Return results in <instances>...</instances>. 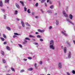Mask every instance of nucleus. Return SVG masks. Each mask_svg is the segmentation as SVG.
<instances>
[{"instance_id": "nucleus-1", "label": "nucleus", "mask_w": 75, "mask_h": 75, "mask_svg": "<svg viewBox=\"0 0 75 75\" xmlns=\"http://www.w3.org/2000/svg\"><path fill=\"white\" fill-rule=\"evenodd\" d=\"M54 41L53 40H52L50 41V49H52V50H54L55 49V47L54 46Z\"/></svg>"}, {"instance_id": "nucleus-2", "label": "nucleus", "mask_w": 75, "mask_h": 75, "mask_svg": "<svg viewBox=\"0 0 75 75\" xmlns=\"http://www.w3.org/2000/svg\"><path fill=\"white\" fill-rule=\"evenodd\" d=\"M61 33L63 35H64V36H65L66 37H67L68 36V34H67L66 33V31L64 30H63L61 31Z\"/></svg>"}, {"instance_id": "nucleus-3", "label": "nucleus", "mask_w": 75, "mask_h": 75, "mask_svg": "<svg viewBox=\"0 0 75 75\" xmlns=\"http://www.w3.org/2000/svg\"><path fill=\"white\" fill-rule=\"evenodd\" d=\"M63 14L65 17H68V15L67 14L66 12H65V11L64 10L63 11Z\"/></svg>"}, {"instance_id": "nucleus-4", "label": "nucleus", "mask_w": 75, "mask_h": 75, "mask_svg": "<svg viewBox=\"0 0 75 75\" xmlns=\"http://www.w3.org/2000/svg\"><path fill=\"white\" fill-rule=\"evenodd\" d=\"M58 67L59 69H61V68H62V65L61 64V63L60 62L59 63Z\"/></svg>"}, {"instance_id": "nucleus-5", "label": "nucleus", "mask_w": 75, "mask_h": 75, "mask_svg": "<svg viewBox=\"0 0 75 75\" xmlns=\"http://www.w3.org/2000/svg\"><path fill=\"white\" fill-rule=\"evenodd\" d=\"M21 23L23 27H25V25H24V23L23 21H21Z\"/></svg>"}, {"instance_id": "nucleus-6", "label": "nucleus", "mask_w": 75, "mask_h": 75, "mask_svg": "<svg viewBox=\"0 0 75 75\" xmlns=\"http://www.w3.org/2000/svg\"><path fill=\"white\" fill-rule=\"evenodd\" d=\"M71 52H69L68 55V57L69 58H71Z\"/></svg>"}, {"instance_id": "nucleus-7", "label": "nucleus", "mask_w": 75, "mask_h": 75, "mask_svg": "<svg viewBox=\"0 0 75 75\" xmlns=\"http://www.w3.org/2000/svg\"><path fill=\"white\" fill-rule=\"evenodd\" d=\"M69 18L70 20H72L73 18V16L72 14H70L69 15Z\"/></svg>"}, {"instance_id": "nucleus-8", "label": "nucleus", "mask_w": 75, "mask_h": 75, "mask_svg": "<svg viewBox=\"0 0 75 75\" xmlns=\"http://www.w3.org/2000/svg\"><path fill=\"white\" fill-rule=\"evenodd\" d=\"M16 7H17V8H20V5H19L18 4H16Z\"/></svg>"}, {"instance_id": "nucleus-9", "label": "nucleus", "mask_w": 75, "mask_h": 75, "mask_svg": "<svg viewBox=\"0 0 75 75\" xmlns=\"http://www.w3.org/2000/svg\"><path fill=\"white\" fill-rule=\"evenodd\" d=\"M6 28L8 30V31H11V29L9 27L7 26Z\"/></svg>"}, {"instance_id": "nucleus-10", "label": "nucleus", "mask_w": 75, "mask_h": 75, "mask_svg": "<svg viewBox=\"0 0 75 75\" xmlns=\"http://www.w3.org/2000/svg\"><path fill=\"white\" fill-rule=\"evenodd\" d=\"M14 14L15 15H17L18 14V11H15Z\"/></svg>"}, {"instance_id": "nucleus-11", "label": "nucleus", "mask_w": 75, "mask_h": 75, "mask_svg": "<svg viewBox=\"0 0 75 75\" xmlns=\"http://www.w3.org/2000/svg\"><path fill=\"white\" fill-rule=\"evenodd\" d=\"M33 68H28L27 69L28 71H31L33 70Z\"/></svg>"}, {"instance_id": "nucleus-12", "label": "nucleus", "mask_w": 75, "mask_h": 75, "mask_svg": "<svg viewBox=\"0 0 75 75\" xmlns=\"http://www.w3.org/2000/svg\"><path fill=\"white\" fill-rule=\"evenodd\" d=\"M66 20L67 21L69 22V23H71V21L70 19H69V18H66Z\"/></svg>"}, {"instance_id": "nucleus-13", "label": "nucleus", "mask_w": 75, "mask_h": 75, "mask_svg": "<svg viewBox=\"0 0 75 75\" xmlns=\"http://www.w3.org/2000/svg\"><path fill=\"white\" fill-rule=\"evenodd\" d=\"M64 53H66V52H67V47H64Z\"/></svg>"}, {"instance_id": "nucleus-14", "label": "nucleus", "mask_w": 75, "mask_h": 75, "mask_svg": "<svg viewBox=\"0 0 75 75\" xmlns=\"http://www.w3.org/2000/svg\"><path fill=\"white\" fill-rule=\"evenodd\" d=\"M6 48V49L8 50V51H10V47H8V46H7Z\"/></svg>"}, {"instance_id": "nucleus-15", "label": "nucleus", "mask_w": 75, "mask_h": 75, "mask_svg": "<svg viewBox=\"0 0 75 75\" xmlns=\"http://www.w3.org/2000/svg\"><path fill=\"white\" fill-rule=\"evenodd\" d=\"M0 6H1V7H2V6H3V3H2V1H1L0 2Z\"/></svg>"}, {"instance_id": "nucleus-16", "label": "nucleus", "mask_w": 75, "mask_h": 75, "mask_svg": "<svg viewBox=\"0 0 75 75\" xmlns=\"http://www.w3.org/2000/svg\"><path fill=\"white\" fill-rule=\"evenodd\" d=\"M20 3H21L22 4L23 6H24V2H23L22 1H20Z\"/></svg>"}, {"instance_id": "nucleus-17", "label": "nucleus", "mask_w": 75, "mask_h": 75, "mask_svg": "<svg viewBox=\"0 0 75 75\" xmlns=\"http://www.w3.org/2000/svg\"><path fill=\"white\" fill-rule=\"evenodd\" d=\"M29 37L30 38H35V36H34L32 35H29Z\"/></svg>"}, {"instance_id": "nucleus-18", "label": "nucleus", "mask_w": 75, "mask_h": 75, "mask_svg": "<svg viewBox=\"0 0 75 75\" xmlns=\"http://www.w3.org/2000/svg\"><path fill=\"white\" fill-rule=\"evenodd\" d=\"M47 13H52V11L51 10H49L47 11Z\"/></svg>"}, {"instance_id": "nucleus-19", "label": "nucleus", "mask_w": 75, "mask_h": 75, "mask_svg": "<svg viewBox=\"0 0 75 75\" xmlns=\"http://www.w3.org/2000/svg\"><path fill=\"white\" fill-rule=\"evenodd\" d=\"M56 24L57 25H58L59 24V21L58 20H56Z\"/></svg>"}, {"instance_id": "nucleus-20", "label": "nucleus", "mask_w": 75, "mask_h": 75, "mask_svg": "<svg viewBox=\"0 0 75 75\" xmlns=\"http://www.w3.org/2000/svg\"><path fill=\"white\" fill-rule=\"evenodd\" d=\"M9 1H10V0H5V3H9Z\"/></svg>"}, {"instance_id": "nucleus-21", "label": "nucleus", "mask_w": 75, "mask_h": 75, "mask_svg": "<svg viewBox=\"0 0 75 75\" xmlns=\"http://www.w3.org/2000/svg\"><path fill=\"white\" fill-rule=\"evenodd\" d=\"M30 11V9H28L27 10V12L28 13H31V12Z\"/></svg>"}, {"instance_id": "nucleus-22", "label": "nucleus", "mask_w": 75, "mask_h": 75, "mask_svg": "<svg viewBox=\"0 0 75 75\" xmlns=\"http://www.w3.org/2000/svg\"><path fill=\"white\" fill-rule=\"evenodd\" d=\"M11 70H12V71H13V72H15V70L13 68L11 67Z\"/></svg>"}, {"instance_id": "nucleus-23", "label": "nucleus", "mask_w": 75, "mask_h": 75, "mask_svg": "<svg viewBox=\"0 0 75 75\" xmlns=\"http://www.w3.org/2000/svg\"><path fill=\"white\" fill-rule=\"evenodd\" d=\"M2 60H3V63H4V64H5V63H6V60H5V59H2Z\"/></svg>"}, {"instance_id": "nucleus-24", "label": "nucleus", "mask_w": 75, "mask_h": 75, "mask_svg": "<svg viewBox=\"0 0 75 75\" xmlns=\"http://www.w3.org/2000/svg\"><path fill=\"white\" fill-rule=\"evenodd\" d=\"M1 53L3 55H4V52L3 51H1Z\"/></svg>"}, {"instance_id": "nucleus-25", "label": "nucleus", "mask_w": 75, "mask_h": 75, "mask_svg": "<svg viewBox=\"0 0 75 75\" xmlns=\"http://www.w3.org/2000/svg\"><path fill=\"white\" fill-rule=\"evenodd\" d=\"M50 8H51V9H53V8H54V6H53V5H51V6L50 7Z\"/></svg>"}, {"instance_id": "nucleus-26", "label": "nucleus", "mask_w": 75, "mask_h": 75, "mask_svg": "<svg viewBox=\"0 0 75 75\" xmlns=\"http://www.w3.org/2000/svg\"><path fill=\"white\" fill-rule=\"evenodd\" d=\"M66 10L67 11H68V7L67 6L66 8Z\"/></svg>"}, {"instance_id": "nucleus-27", "label": "nucleus", "mask_w": 75, "mask_h": 75, "mask_svg": "<svg viewBox=\"0 0 75 75\" xmlns=\"http://www.w3.org/2000/svg\"><path fill=\"white\" fill-rule=\"evenodd\" d=\"M26 25H28V26H30V25H29L28 24V23H25Z\"/></svg>"}, {"instance_id": "nucleus-28", "label": "nucleus", "mask_w": 75, "mask_h": 75, "mask_svg": "<svg viewBox=\"0 0 75 75\" xmlns=\"http://www.w3.org/2000/svg\"><path fill=\"white\" fill-rule=\"evenodd\" d=\"M18 45H19L20 48H22V47H23V46H22V45H21L20 44H18Z\"/></svg>"}, {"instance_id": "nucleus-29", "label": "nucleus", "mask_w": 75, "mask_h": 75, "mask_svg": "<svg viewBox=\"0 0 75 75\" xmlns=\"http://www.w3.org/2000/svg\"><path fill=\"white\" fill-rule=\"evenodd\" d=\"M72 73L73 74H75V71L74 70H72Z\"/></svg>"}, {"instance_id": "nucleus-30", "label": "nucleus", "mask_w": 75, "mask_h": 75, "mask_svg": "<svg viewBox=\"0 0 75 75\" xmlns=\"http://www.w3.org/2000/svg\"><path fill=\"white\" fill-rule=\"evenodd\" d=\"M3 37L4 38H6V36L4 34H3Z\"/></svg>"}, {"instance_id": "nucleus-31", "label": "nucleus", "mask_w": 75, "mask_h": 75, "mask_svg": "<svg viewBox=\"0 0 75 75\" xmlns=\"http://www.w3.org/2000/svg\"><path fill=\"white\" fill-rule=\"evenodd\" d=\"M44 31H45V30H41L40 33H43Z\"/></svg>"}, {"instance_id": "nucleus-32", "label": "nucleus", "mask_w": 75, "mask_h": 75, "mask_svg": "<svg viewBox=\"0 0 75 75\" xmlns=\"http://www.w3.org/2000/svg\"><path fill=\"white\" fill-rule=\"evenodd\" d=\"M45 0H42L41 1V2L42 3L45 2Z\"/></svg>"}, {"instance_id": "nucleus-33", "label": "nucleus", "mask_w": 75, "mask_h": 75, "mask_svg": "<svg viewBox=\"0 0 75 75\" xmlns=\"http://www.w3.org/2000/svg\"><path fill=\"white\" fill-rule=\"evenodd\" d=\"M1 10H2V11H3V13H4L5 11V10L4 9H1Z\"/></svg>"}, {"instance_id": "nucleus-34", "label": "nucleus", "mask_w": 75, "mask_h": 75, "mask_svg": "<svg viewBox=\"0 0 75 75\" xmlns=\"http://www.w3.org/2000/svg\"><path fill=\"white\" fill-rule=\"evenodd\" d=\"M0 38L2 41H4V38Z\"/></svg>"}, {"instance_id": "nucleus-35", "label": "nucleus", "mask_w": 75, "mask_h": 75, "mask_svg": "<svg viewBox=\"0 0 75 75\" xmlns=\"http://www.w3.org/2000/svg\"><path fill=\"white\" fill-rule=\"evenodd\" d=\"M24 72V70H21L20 71V72H21V73Z\"/></svg>"}, {"instance_id": "nucleus-36", "label": "nucleus", "mask_w": 75, "mask_h": 75, "mask_svg": "<svg viewBox=\"0 0 75 75\" xmlns=\"http://www.w3.org/2000/svg\"><path fill=\"white\" fill-rule=\"evenodd\" d=\"M37 38H41V36H40V35H38L37 36Z\"/></svg>"}, {"instance_id": "nucleus-37", "label": "nucleus", "mask_w": 75, "mask_h": 75, "mask_svg": "<svg viewBox=\"0 0 75 75\" xmlns=\"http://www.w3.org/2000/svg\"><path fill=\"white\" fill-rule=\"evenodd\" d=\"M24 9L25 11H27V8H26L25 7H24Z\"/></svg>"}, {"instance_id": "nucleus-38", "label": "nucleus", "mask_w": 75, "mask_h": 75, "mask_svg": "<svg viewBox=\"0 0 75 75\" xmlns=\"http://www.w3.org/2000/svg\"><path fill=\"white\" fill-rule=\"evenodd\" d=\"M28 59H32V58H31V57H28Z\"/></svg>"}, {"instance_id": "nucleus-39", "label": "nucleus", "mask_w": 75, "mask_h": 75, "mask_svg": "<svg viewBox=\"0 0 75 75\" xmlns=\"http://www.w3.org/2000/svg\"><path fill=\"white\" fill-rule=\"evenodd\" d=\"M38 6V3H37L35 4V6H36V7H37V6Z\"/></svg>"}, {"instance_id": "nucleus-40", "label": "nucleus", "mask_w": 75, "mask_h": 75, "mask_svg": "<svg viewBox=\"0 0 75 75\" xmlns=\"http://www.w3.org/2000/svg\"><path fill=\"white\" fill-rule=\"evenodd\" d=\"M39 64H42V62L40 61V62H39Z\"/></svg>"}, {"instance_id": "nucleus-41", "label": "nucleus", "mask_w": 75, "mask_h": 75, "mask_svg": "<svg viewBox=\"0 0 75 75\" xmlns=\"http://www.w3.org/2000/svg\"><path fill=\"white\" fill-rule=\"evenodd\" d=\"M25 40H30V39L27 38H25Z\"/></svg>"}, {"instance_id": "nucleus-42", "label": "nucleus", "mask_w": 75, "mask_h": 75, "mask_svg": "<svg viewBox=\"0 0 75 75\" xmlns=\"http://www.w3.org/2000/svg\"><path fill=\"white\" fill-rule=\"evenodd\" d=\"M14 35H18V33H14Z\"/></svg>"}, {"instance_id": "nucleus-43", "label": "nucleus", "mask_w": 75, "mask_h": 75, "mask_svg": "<svg viewBox=\"0 0 75 75\" xmlns=\"http://www.w3.org/2000/svg\"><path fill=\"white\" fill-rule=\"evenodd\" d=\"M34 44H35V45H38V43L35 42L34 43Z\"/></svg>"}, {"instance_id": "nucleus-44", "label": "nucleus", "mask_w": 75, "mask_h": 75, "mask_svg": "<svg viewBox=\"0 0 75 75\" xmlns=\"http://www.w3.org/2000/svg\"><path fill=\"white\" fill-rule=\"evenodd\" d=\"M67 75H70V74L69 73V72H67Z\"/></svg>"}, {"instance_id": "nucleus-45", "label": "nucleus", "mask_w": 75, "mask_h": 75, "mask_svg": "<svg viewBox=\"0 0 75 75\" xmlns=\"http://www.w3.org/2000/svg\"><path fill=\"white\" fill-rule=\"evenodd\" d=\"M52 28V27L51 26H50L49 28V29L51 30V29Z\"/></svg>"}, {"instance_id": "nucleus-46", "label": "nucleus", "mask_w": 75, "mask_h": 75, "mask_svg": "<svg viewBox=\"0 0 75 75\" xmlns=\"http://www.w3.org/2000/svg\"><path fill=\"white\" fill-rule=\"evenodd\" d=\"M23 60H24V61H27V59H23Z\"/></svg>"}, {"instance_id": "nucleus-47", "label": "nucleus", "mask_w": 75, "mask_h": 75, "mask_svg": "<svg viewBox=\"0 0 75 75\" xmlns=\"http://www.w3.org/2000/svg\"><path fill=\"white\" fill-rule=\"evenodd\" d=\"M4 19H6V16L5 15L4 16Z\"/></svg>"}, {"instance_id": "nucleus-48", "label": "nucleus", "mask_w": 75, "mask_h": 75, "mask_svg": "<svg viewBox=\"0 0 75 75\" xmlns=\"http://www.w3.org/2000/svg\"><path fill=\"white\" fill-rule=\"evenodd\" d=\"M41 30L40 29H38V31H39V32H41Z\"/></svg>"}, {"instance_id": "nucleus-49", "label": "nucleus", "mask_w": 75, "mask_h": 75, "mask_svg": "<svg viewBox=\"0 0 75 75\" xmlns=\"http://www.w3.org/2000/svg\"><path fill=\"white\" fill-rule=\"evenodd\" d=\"M40 41H43V40L42 39H40Z\"/></svg>"}, {"instance_id": "nucleus-50", "label": "nucleus", "mask_w": 75, "mask_h": 75, "mask_svg": "<svg viewBox=\"0 0 75 75\" xmlns=\"http://www.w3.org/2000/svg\"><path fill=\"white\" fill-rule=\"evenodd\" d=\"M68 45H69V47H70V44L69 43H69H68Z\"/></svg>"}, {"instance_id": "nucleus-51", "label": "nucleus", "mask_w": 75, "mask_h": 75, "mask_svg": "<svg viewBox=\"0 0 75 75\" xmlns=\"http://www.w3.org/2000/svg\"><path fill=\"white\" fill-rule=\"evenodd\" d=\"M18 28H19V29H21V26H18Z\"/></svg>"}, {"instance_id": "nucleus-52", "label": "nucleus", "mask_w": 75, "mask_h": 75, "mask_svg": "<svg viewBox=\"0 0 75 75\" xmlns=\"http://www.w3.org/2000/svg\"><path fill=\"white\" fill-rule=\"evenodd\" d=\"M16 20L17 21H20V19L18 18H17Z\"/></svg>"}, {"instance_id": "nucleus-53", "label": "nucleus", "mask_w": 75, "mask_h": 75, "mask_svg": "<svg viewBox=\"0 0 75 75\" xmlns=\"http://www.w3.org/2000/svg\"><path fill=\"white\" fill-rule=\"evenodd\" d=\"M45 6H47V3H45Z\"/></svg>"}, {"instance_id": "nucleus-54", "label": "nucleus", "mask_w": 75, "mask_h": 75, "mask_svg": "<svg viewBox=\"0 0 75 75\" xmlns=\"http://www.w3.org/2000/svg\"><path fill=\"white\" fill-rule=\"evenodd\" d=\"M36 66H37V64L35 63V67H36Z\"/></svg>"}, {"instance_id": "nucleus-55", "label": "nucleus", "mask_w": 75, "mask_h": 75, "mask_svg": "<svg viewBox=\"0 0 75 75\" xmlns=\"http://www.w3.org/2000/svg\"><path fill=\"white\" fill-rule=\"evenodd\" d=\"M24 41H25V42H27V41L26 40H25Z\"/></svg>"}, {"instance_id": "nucleus-56", "label": "nucleus", "mask_w": 75, "mask_h": 75, "mask_svg": "<svg viewBox=\"0 0 75 75\" xmlns=\"http://www.w3.org/2000/svg\"><path fill=\"white\" fill-rule=\"evenodd\" d=\"M16 37V36L14 35V36H13V38H15V37Z\"/></svg>"}, {"instance_id": "nucleus-57", "label": "nucleus", "mask_w": 75, "mask_h": 75, "mask_svg": "<svg viewBox=\"0 0 75 75\" xmlns=\"http://www.w3.org/2000/svg\"><path fill=\"white\" fill-rule=\"evenodd\" d=\"M41 11L42 12V13H44V11H42V10L41 9Z\"/></svg>"}, {"instance_id": "nucleus-58", "label": "nucleus", "mask_w": 75, "mask_h": 75, "mask_svg": "<svg viewBox=\"0 0 75 75\" xmlns=\"http://www.w3.org/2000/svg\"><path fill=\"white\" fill-rule=\"evenodd\" d=\"M33 40L34 41H35V39H33Z\"/></svg>"}, {"instance_id": "nucleus-59", "label": "nucleus", "mask_w": 75, "mask_h": 75, "mask_svg": "<svg viewBox=\"0 0 75 75\" xmlns=\"http://www.w3.org/2000/svg\"><path fill=\"white\" fill-rule=\"evenodd\" d=\"M71 23V24H72V25H74V23H72V22H71V23Z\"/></svg>"}, {"instance_id": "nucleus-60", "label": "nucleus", "mask_w": 75, "mask_h": 75, "mask_svg": "<svg viewBox=\"0 0 75 75\" xmlns=\"http://www.w3.org/2000/svg\"><path fill=\"white\" fill-rule=\"evenodd\" d=\"M4 44L5 45L6 44V42H4Z\"/></svg>"}, {"instance_id": "nucleus-61", "label": "nucleus", "mask_w": 75, "mask_h": 75, "mask_svg": "<svg viewBox=\"0 0 75 75\" xmlns=\"http://www.w3.org/2000/svg\"><path fill=\"white\" fill-rule=\"evenodd\" d=\"M35 34H38V33L37 32H35Z\"/></svg>"}, {"instance_id": "nucleus-62", "label": "nucleus", "mask_w": 75, "mask_h": 75, "mask_svg": "<svg viewBox=\"0 0 75 75\" xmlns=\"http://www.w3.org/2000/svg\"><path fill=\"white\" fill-rule=\"evenodd\" d=\"M73 42H74V44L75 45V41L73 40Z\"/></svg>"}, {"instance_id": "nucleus-63", "label": "nucleus", "mask_w": 75, "mask_h": 75, "mask_svg": "<svg viewBox=\"0 0 75 75\" xmlns=\"http://www.w3.org/2000/svg\"><path fill=\"white\" fill-rule=\"evenodd\" d=\"M35 18H38V16H35Z\"/></svg>"}, {"instance_id": "nucleus-64", "label": "nucleus", "mask_w": 75, "mask_h": 75, "mask_svg": "<svg viewBox=\"0 0 75 75\" xmlns=\"http://www.w3.org/2000/svg\"><path fill=\"white\" fill-rule=\"evenodd\" d=\"M55 15H57V13H55Z\"/></svg>"}]
</instances>
